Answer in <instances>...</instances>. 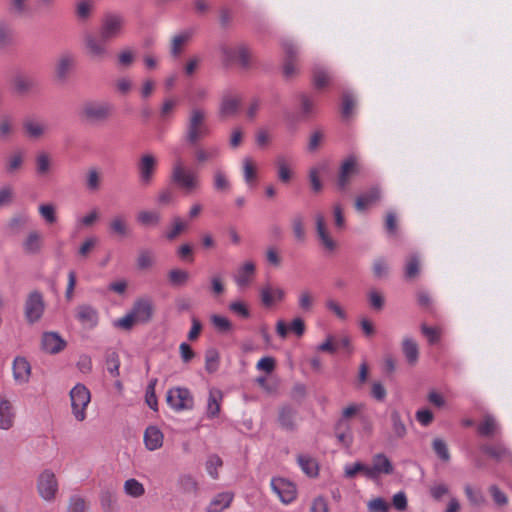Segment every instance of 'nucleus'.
Returning a JSON list of instances; mask_svg holds the SVG:
<instances>
[{"label": "nucleus", "mask_w": 512, "mask_h": 512, "mask_svg": "<svg viewBox=\"0 0 512 512\" xmlns=\"http://www.w3.org/2000/svg\"><path fill=\"white\" fill-rule=\"evenodd\" d=\"M380 198V190L376 187L362 194L356 199L355 206L358 211L365 210L369 205L375 203Z\"/></svg>", "instance_id": "nucleus-41"}, {"label": "nucleus", "mask_w": 512, "mask_h": 512, "mask_svg": "<svg viewBox=\"0 0 512 512\" xmlns=\"http://www.w3.org/2000/svg\"><path fill=\"white\" fill-rule=\"evenodd\" d=\"M295 411L284 407L279 413V424L283 429L292 430L295 427Z\"/></svg>", "instance_id": "nucleus-53"}, {"label": "nucleus", "mask_w": 512, "mask_h": 512, "mask_svg": "<svg viewBox=\"0 0 512 512\" xmlns=\"http://www.w3.org/2000/svg\"><path fill=\"white\" fill-rule=\"evenodd\" d=\"M95 8L94 0H78L75 5V13L79 20H88Z\"/></svg>", "instance_id": "nucleus-43"}, {"label": "nucleus", "mask_w": 512, "mask_h": 512, "mask_svg": "<svg viewBox=\"0 0 512 512\" xmlns=\"http://www.w3.org/2000/svg\"><path fill=\"white\" fill-rule=\"evenodd\" d=\"M88 504L84 498L74 495L69 499L67 512H86Z\"/></svg>", "instance_id": "nucleus-64"}, {"label": "nucleus", "mask_w": 512, "mask_h": 512, "mask_svg": "<svg viewBox=\"0 0 512 512\" xmlns=\"http://www.w3.org/2000/svg\"><path fill=\"white\" fill-rule=\"evenodd\" d=\"M393 470V465L388 457L383 453H377L372 458V465L369 466L368 479L374 480L381 474H392Z\"/></svg>", "instance_id": "nucleus-17"}, {"label": "nucleus", "mask_w": 512, "mask_h": 512, "mask_svg": "<svg viewBox=\"0 0 512 512\" xmlns=\"http://www.w3.org/2000/svg\"><path fill=\"white\" fill-rule=\"evenodd\" d=\"M420 273V259L416 255L410 256L405 265V277L407 279H414Z\"/></svg>", "instance_id": "nucleus-58"}, {"label": "nucleus", "mask_w": 512, "mask_h": 512, "mask_svg": "<svg viewBox=\"0 0 512 512\" xmlns=\"http://www.w3.org/2000/svg\"><path fill=\"white\" fill-rule=\"evenodd\" d=\"M144 485L135 478L127 479L123 484V492L131 498H140L145 494Z\"/></svg>", "instance_id": "nucleus-39"}, {"label": "nucleus", "mask_w": 512, "mask_h": 512, "mask_svg": "<svg viewBox=\"0 0 512 512\" xmlns=\"http://www.w3.org/2000/svg\"><path fill=\"white\" fill-rule=\"evenodd\" d=\"M109 229L113 235L126 237L129 235L130 229L127 217L123 214L114 215L109 221Z\"/></svg>", "instance_id": "nucleus-32"}, {"label": "nucleus", "mask_w": 512, "mask_h": 512, "mask_svg": "<svg viewBox=\"0 0 512 512\" xmlns=\"http://www.w3.org/2000/svg\"><path fill=\"white\" fill-rule=\"evenodd\" d=\"M13 379L19 385L29 382L31 376V365L26 358L17 356L12 364Z\"/></svg>", "instance_id": "nucleus-21"}, {"label": "nucleus", "mask_w": 512, "mask_h": 512, "mask_svg": "<svg viewBox=\"0 0 512 512\" xmlns=\"http://www.w3.org/2000/svg\"><path fill=\"white\" fill-rule=\"evenodd\" d=\"M234 498L231 492H221L217 494L209 503L206 512H222L228 508Z\"/></svg>", "instance_id": "nucleus-33"}, {"label": "nucleus", "mask_w": 512, "mask_h": 512, "mask_svg": "<svg viewBox=\"0 0 512 512\" xmlns=\"http://www.w3.org/2000/svg\"><path fill=\"white\" fill-rule=\"evenodd\" d=\"M16 410L11 400L0 396V429L10 430L15 423Z\"/></svg>", "instance_id": "nucleus-20"}, {"label": "nucleus", "mask_w": 512, "mask_h": 512, "mask_svg": "<svg viewBox=\"0 0 512 512\" xmlns=\"http://www.w3.org/2000/svg\"><path fill=\"white\" fill-rule=\"evenodd\" d=\"M76 318L85 327L92 329L98 324V311L91 305H79L76 309Z\"/></svg>", "instance_id": "nucleus-24"}, {"label": "nucleus", "mask_w": 512, "mask_h": 512, "mask_svg": "<svg viewBox=\"0 0 512 512\" xmlns=\"http://www.w3.org/2000/svg\"><path fill=\"white\" fill-rule=\"evenodd\" d=\"M218 51L221 61L226 65L237 63L247 68L251 63V50L243 43H221L218 47Z\"/></svg>", "instance_id": "nucleus-4"}, {"label": "nucleus", "mask_w": 512, "mask_h": 512, "mask_svg": "<svg viewBox=\"0 0 512 512\" xmlns=\"http://www.w3.org/2000/svg\"><path fill=\"white\" fill-rule=\"evenodd\" d=\"M170 178L172 183L186 193L195 192L201 187L199 175L188 168L180 157L172 164Z\"/></svg>", "instance_id": "nucleus-2"}, {"label": "nucleus", "mask_w": 512, "mask_h": 512, "mask_svg": "<svg viewBox=\"0 0 512 512\" xmlns=\"http://www.w3.org/2000/svg\"><path fill=\"white\" fill-rule=\"evenodd\" d=\"M66 341L56 332H45L42 335V349L49 354H57L64 350Z\"/></svg>", "instance_id": "nucleus-23"}, {"label": "nucleus", "mask_w": 512, "mask_h": 512, "mask_svg": "<svg viewBox=\"0 0 512 512\" xmlns=\"http://www.w3.org/2000/svg\"><path fill=\"white\" fill-rule=\"evenodd\" d=\"M114 86L118 94L126 96L133 89V81L129 76H121L115 80Z\"/></svg>", "instance_id": "nucleus-61"}, {"label": "nucleus", "mask_w": 512, "mask_h": 512, "mask_svg": "<svg viewBox=\"0 0 512 512\" xmlns=\"http://www.w3.org/2000/svg\"><path fill=\"white\" fill-rule=\"evenodd\" d=\"M335 437L345 448H350L353 443V433L348 421L338 420L334 428Z\"/></svg>", "instance_id": "nucleus-28"}, {"label": "nucleus", "mask_w": 512, "mask_h": 512, "mask_svg": "<svg viewBox=\"0 0 512 512\" xmlns=\"http://www.w3.org/2000/svg\"><path fill=\"white\" fill-rule=\"evenodd\" d=\"M137 267L140 270H147L150 269L154 263L155 258L151 251L149 250H141L137 256Z\"/></svg>", "instance_id": "nucleus-62"}, {"label": "nucleus", "mask_w": 512, "mask_h": 512, "mask_svg": "<svg viewBox=\"0 0 512 512\" xmlns=\"http://www.w3.org/2000/svg\"><path fill=\"white\" fill-rule=\"evenodd\" d=\"M75 64V58L70 53L61 54L56 62L55 73L58 79H66L68 73L71 71Z\"/></svg>", "instance_id": "nucleus-31"}, {"label": "nucleus", "mask_w": 512, "mask_h": 512, "mask_svg": "<svg viewBox=\"0 0 512 512\" xmlns=\"http://www.w3.org/2000/svg\"><path fill=\"white\" fill-rule=\"evenodd\" d=\"M298 463L308 476L314 477L318 474V465L315 459L306 455H300L298 457Z\"/></svg>", "instance_id": "nucleus-55"}, {"label": "nucleus", "mask_w": 512, "mask_h": 512, "mask_svg": "<svg viewBox=\"0 0 512 512\" xmlns=\"http://www.w3.org/2000/svg\"><path fill=\"white\" fill-rule=\"evenodd\" d=\"M135 60V52L130 48L121 50L117 55V65L120 68L127 69L132 66Z\"/></svg>", "instance_id": "nucleus-60"}, {"label": "nucleus", "mask_w": 512, "mask_h": 512, "mask_svg": "<svg viewBox=\"0 0 512 512\" xmlns=\"http://www.w3.org/2000/svg\"><path fill=\"white\" fill-rule=\"evenodd\" d=\"M44 312L43 297L38 292L29 294L25 303V316L28 322H37Z\"/></svg>", "instance_id": "nucleus-15"}, {"label": "nucleus", "mask_w": 512, "mask_h": 512, "mask_svg": "<svg viewBox=\"0 0 512 512\" xmlns=\"http://www.w3.org/2000/svg\"><path fill=\"white\" fill-rule=\"evenodd\" d=\"M242 98L240 94L231 89L222 92L219 104V116L222 119L234 117L240 108Z\"/></svg>", "instance_id": "nucleus-12"}, {"label": "nucleus", "mask_w": 512, "mask_h": 512, "mask_svg": "<svg viewBox=\"0 0 512 512\" xmlns=\"http://www.w3.org/2000/svg\"><path fill=\"white\" fill-rule=\"evenodd\" d=\"M105 41L106 40H103L101 36L99 38L92 33H86L84 35V51L90 60L101 62L108 57L109 51L105 44Z\"/></svg>", "instance_id": "nucleus-10"}, {"label": "nucleus", "mask_w": 512, "mask_h": 512, "mask_svg": "<svg viewBox=\"0 0 512 512\" xmlns=\"http://www.w3.org/2000/svg\"><path fill=\"white\" fill-rule=\"evenodd\" d=\"M368 470V465H365L364 463L357 461L351 464H346L344 466V476L345 478L352 479L358 473H362L366 478H368Z\"/></svg>", "instance_id": "nucleus-52"}, {"label": "nucleus", "mask_w": 512, "mask_h": 512, "mask_svg": "<svg viewBox=\"0 0 512 512\" xmlns=\"http://www.w3.org/2000/svg\"><path fill=\"white\" fill-rule=\"evenodd\" d=\"M283 47L286 53V61L283 66V73L286 78H291L297 73V67L293 62V58L296 56L298 49L291 42H285Z\"/></svg>", "instance_id": "nucleus-29"}, {"label": "nucleus", "mask_w": 512, "mask_h": 512, "mask_svg": "<svg viewBox=\"0 0 512 512\" xmlns=\"http://www.w3.org/2000/svg\"><path fill=\"white\" fill-rule=\"evenodd\" d=\"M390 419L392 425V433L394 437L397 439L403 438L407 433V429L404 421L401 418L399 411L392 410L390 414Z\"/></svg>", "instance_id": "nucleus-46"}, {"label": "nucleus", "mask_w": 512, "mask_h": 512, "mask_svg": "<svg viewBox=\"0 0 512 512\" xmlns=\"http://www.w3.org/2000/svg\"><path fill=\"white\" fill-rule=\"evenodd\" d=\"M291 229L295 240L302 243L306 239L305 218L302 214H295L291 218Z\"/></svg>", "instance_id": "nucleus-40"}, {"label": "nucleus", "mask_w": 512, "mask_h": 512, "mask_svg": "<svg viewBox=\"0 0 512 512\" xmlns=\"http://www.w3.org/2000/svg\"><path fill=\"white\" fill-rule=\"evenodd\" d=\"M276 168L278 179L282 183H288L293 176L290 164L284 156H278L276 158Z\"/></svg>", "instance_id": "nucleus-45"}, {"label": "nucleus", "mask_w": 512, "mask_h": 512, "mask_svg": "<svg viewBox=\"0 0 512 512\" xmlns=\"http://www.w3.org/2000/svg\"><path fill=\"white\" fill-rule=\"evenodd\" d=\"M15 132V122L10 116H3L0 119V138L6 140Z\"/></svg>", "instance_id": "nucleus-59"}, {"label": "nucleus", "mask_w": 512, "mask_h": 512, "mask_svg": "<svg viewBox=\"0 0 512 512\" xmlns=\"http://www.w3.org/2000/svg\"><path fill=\"white\" fill-rule=\"evenodd\" d=\"M112 113V105L105 101H87L80 111V116L92 123H99L107 120Z\"/></svg>", "instance_id": "nucleus-7"}, {"label": "nucleus", "mask_w": 512, "mask_h": 512, "mask_svg": "<svg viewBox=\"0 0 512 512\" xmlns=\"http://www.w3.org/2000/svg\"><path fill=\"white\" fill-rule=\"evenodd\" d=\"M154 312L153 300L149 296L137 298L130 311L119 318L115 325L124 330H130L134 325L146 324L152 317Z\"/></svg>", "instance_id": "nucleus-1"}, {"label": "nucleus", "mask_w": 512, "mask_h": 512, "mask_svg": "<svg viewBox=\"0 0 512 512\" xmlns=\"http://www.w3.org/2000/svg\"><path fill=\"white\" fill-rule=\"evenodd\" d=\"M22 129L28 139L40 140L47 136L49 125L45 120L30 116L23 120Z\"/></svg>", "instance_id": "nucleus-14"}, {"label": "nucleus", "mask_w": 512, "mask_h": 512, "mask_svg": "<svg viewBox=\"0 0 512 512\" xmlns=\"http://www.w3.org/2000/svg\"><path fill=\"white\" fill-rule=\"evenodd\" d=\"M499 431V426L495 418L491 415H485L482 422L478 426V432L485 437H492Z\"/></svg>", "instance_id": "nucleus-42"}, {"label": "nucleus", "mask_w": 512, "mask_h": 512, "mask_svg": "<svg viewBox=\"0 0 512 512\" xmlns=\"http://www.w3.org/2000/svg\"><path fill=\"white\" fill-rule=\"evenodd\" d=\"M297 300L299 309L305 313H309L314 308L316 295L311 289L304 288L298 293Z\"/></svg>", "instance_id": "nucleus-34"}, {"label": "nucleus", "mask_w": 512, "mask_h": 512, "mask_svg": "<svg viewBox=\"0 0 512 512\" xmlns=\"http://www.w3.org/2000/svg\"><path fill=\"white\" fill-rule=\"evenodd\" d=\"M157 166V158L150 154H143L139 162V181L143 186L151 184Z\"/></svg>", "instance_id": "nucleus-16"}, {"label": "nucleus", "mask_w": 512, "mask_h": 512, "mask_svg": "<svg viewBox=\"0 0 512 512\" xmlns=\"http://www.w3.org/2000/svg\"><path fill=\"white\" fill-rule=\"evenodd\" d=\"M125 23V17L121 14H105L101 20L100 36L107 41L120 37L124 32Z\"/></svg>", "instance_id": "nucleus-8"}, {"label": "nucleus", "mask_w": 512, "mask_h": 512, "mask_svg": "<svg viewBox=\"0 0 512 512\" xmlns=\"http://www.w3.org/2000/svg\"><path fill=\"white\" fill-rule=\"evenodd\" d=\"M358 166L357 161L355 157H349L346 160L343 161L338 179H337V186L340 190H345L347 186L350 184L351 179L354 175L358 173Z\"/></svg>", "instance_id": "nucleus-18"}, {"label": "nucleus", "mask_w": 512, "mask_h": 512, "mask_svg": "<svg viewBox=\"0 0 512 512\" xmlns=\"http://www.w3.org/2000/svg\"><path fill=\"white\" fill-rule=\"evenodd\" d=\"M213 188L219 193H228L231 189V183L225 171L217 168L212 175Z\"/></svg>", "instance_id": "nucleus-35"}, {"label": "nucleus", "mask_w": 512, "mask_h": 512, "mask_svg": "<svg viewBox=\"0 0 512 512\" xmlns=\"http://www.w3.org/2000/svg\"><path fill=\"white\" fill-rule=\"evenodd\" d=\"M164 435L157 426H148L144 432V444L149 451H155L162 447Z\"/></svg>", "instance_id": "nucleus-26"}, {"label": "nucleus", "mask_w": 512, "mask_h": 512, "mask_svg": "<svg viewBox=\"0 0 512 512\" xmlns=\"http://www.w3.org/2000/svg\"><path fill=\"white\" fill-rule=\"evenodd\" d=\"M36 488L40 498L46 502H54L59 492L56 474L51 469L41 471L36 480Z\"/></svg>", "instance_id": "nucleus-5"}, {"label": "nucleus", "mask_w": 512, "mask_h": 512, "mask_svg": "<svg viewBox=\"0 0 512 512\" xmlns=\"http://www.w3.org/2000/svg\"><path fill=\"white\" fill-rule=\"evenodd\" d=\"M464 493L471 506L479 508L485 504V497L480 489L466 484L464 486Z\"/></svg>", "instance_id": "nucleus-44"}, {"label": "nucleus", "mask_w": 512, "mask_h": 512, "mask_svg": "<svg viewBox=\"0 0 512 512\" xmlns=\"http://www.w3.org/2000/svg\"><path fill=\"white\" fill-rule=\"evenodd\" d=\"M210 321L214 328L221 333L230 332L233 328L231 321L225 316L213 314L210 316Z\"/></svg>", "instance_id": "nucleus-57"}, {"label": "nucleus", "mask_w": 512, "mask_h": 512, "mask_svg": "<svg viewBox=\"0 0 512 512\" xmlns=\"http://www.w3.org/2000/svg\"><path fill=\"white\" fill-rule=\"evenodd\" d=\"M315 230L317 239L327 253H334L338 248L337 241L332 237L322 213L315 214Z\"/></svg>", "instance_id": "nucleus-11"}, {"label": "nucleus", "mask_w": 512, "mask_h": 512, "mask_svg": "<svg viewBox=\"0 0 512 512\" xmlns=\"http://www.w3.org/2000/svg\"><path fill=\"white\" fill-rule=\"evenodd\" d=\"M42 234L37 230L30 231L22 242V249L28 255H37L43 248Z\"/></svg>", "instance_id": "nucleus-25"}, {"label": "nucleus", "mask_w": 512, "mask_h": 512, "mask_svg": "<svg viewBox=\"0 0 512 512\" xmlns=\"http://www.w3.org/2000/svg\"><path fill=\"white\" fill-rule=\"evenodd\" d=\"M222 466H223V461L216 454L209 455L205 462L206 471L212 479L219 478V469Z\"/></svg>", "instance_id": "nucleus-50"}, {"label": "nucleus", "mask_w": 512, "mask_h": 512, "mask_svg": "<svg viewBox=\"0 0 512 512\" xmlns=\"http://www.w3.org/2000/svg\"><path fill=\"white\" fill-rule=\"evenodd\" d=\"M52 166V159L46 152H41L36 156V172L40 176L49 174Z\"/></svg>", "instance_id": "nucleus-51"}, {"label": "nucleus", "mask_w": 512, "mask_h": 512, "mask_svg": "<svg viewBox=\"0 0 512 512\" xmlns=\"http://www.w3.org/2000/svg\"><path fill=\"white\" fill-rule=\"evenodd\" d=\"M243 177L249 187H253L257 180V165L250 157L242 160Z\"/></svg>", "instance_id": "nucleus-38"}, {"label": "nucleus", "mask_w": 512, "mask_h": 512, "mask_svg": "<svg viewBox=\"0 0 512 512\" xmlns=\"http://www.w3.org/2000/svg\"><path fill=\"white\" fill-rule=\"evenodd\" d=\"M137 221L143 226H156L161 220L159 212L142 210L136 216Z\"/></svg>", "instance_id": "nucleus-48"}, {"label": "nucleus", "mask_w": 512, "mask_h": 512, "mask_svg": "<svg viewBox=\"0 0 512 512\" xmlns=\"http://www.w3.org/2000/svg\"><path fill=\"white\" fill-rule=\"evenodd\" d=\"M178 485L186 493H194L198 489L196 479L190 474L181 475L178 479Z\"/></svg>", "instance_id": "nucleus-63"}, {"label": "nucleus", "mask_w": 512, "mask_h": 512, "mask_svg": "<svg viewBox=\"0 0 512 512\" xmlns=\"http://www.w3.org/2000/svg\"><path fill=\"white\" fill-rule=\"evenodd\" d=\"M192 37V33L190 31H184L179 34H176L172 37L170 43V53L173 57H178L185 45L189 42Z\"/></svg>", "instance_id": "nucleus-36"}, {"label": "nucleus", "mask_w": 512, "mask_h": 512, "mask_svg": "<svg viewBox=\"0 0 512 512\" xmlns=\"http://www.w3.org/2000/svg\"><path fill=\"white\" fill-rule=\"evenodd\" d=\"M206 120L207 113L204 109L193 107L189 111L185 131V137L189 144H196L210 134Z\"/></svg>", "instance_id": "nucleus-3"}, {"label": "nucleus", "mask_w": 512, "mask_h": 512, "mask_svg": "<svg viewBox=\"0 0 512 512\" xmlns=\"http://www.w3.org/2000/svg\"><path fill=\"white\" fill-rule=\"evenodd\" d=\"M167 404L176 412L191 410L194 406V398L189 389L173 387L167 391Z\"/></svg>", "instance_id": "nucleus-9"}, {"label": "nucleus", "mask_w": 512, "mask_h": 512, "mask_svg": "<svg viewBox=\"0 0 512 512\" xmlns=\"http://www.w3.org/2000/svg\"><path fill=\"white\" fill-rule=\"evenodd\" d=\"M255 264L248 260L242 263L235 271L233 280L240 289L247 288L255 275Z\"/></svg>", "instance_id": "nucleus-19"}, {"label": "nucleus", "mask_w": 512, "mask_h": 512, "mask_svg": "<svg viewBox=\"0 0 512 512\" xmlns=\"http://www.w3.org/2000/svg\"><path fill=\"white\" fill-rule=\"evenodd\" d=\"M271 489L278 496L279 500L287 505L297 497V488L294 483L282 477L271 479Z\"/></svg>", "instance_id": "nucleus-13"}, {"label": "nucleus", "mask_w": 512, "mask_h": 512, "mask_svg": "<svg viewBox=\"0 0 512 512\" xmlns=\"http://www.w3.org/2000/svg\"><path fill=\"white\" fill-rule=\"evenodd\" d=\"M38 212L47 224L57 222L56 206L52 203H44L39 205Z\"/></svg>", "instance_id": "nucleus-54"}, {"label": "nucleus", "mask_w": 512, "mask_h": 512, "mask_svg": "<svg viewBox=\"0 0 512 512\" xmlns=\"http://www.w3.org/2000/svg\"><path fill=\"white\" fill-rule=\"evenodd\" d=\"M157 382H158L157 378L151 379L148 383V386L146 388V393H145V402L154 411L158 410V402H157V397L155 394V388H156Z\"/></svg>", "instance_id": "nucleus-56"}, {"label": "nucleus", "mask_w": 512, "mask_h": 512, "mask_svg": "<svg viewBox=\"0 0 512 512\" xmlns=\"http://www.w3.org/2000/svg\"><path fill=\"white\" fill-rule=\"evenodd\" d=\"M402 351L410 365H415L418 361L419 349L417 343L412 338H404L402 342Z\"/></svg>", "instance_id": "nucleus-37"}, {"label": "nucleus", "mask_w": 512, "mask_h": 512, "mask_svg": "<svg viewBox=\"0 0 512 512\" xmlns=\"http://www.w3.org/2000/svg\"><path fill=\"white\" fill-rule=\"evenodd\" d=\"M260 298L265 307H271L285 298V291L278 286L267 283L260 288Z\"/></svg>", "instance_id": "nucleus-22"}, {"label": "nucleus", "mask_w": 512, "mask_h": 512, "mask_svg": "<svg viewBox=\"0 0 512 512\" xmlns=\"http://www.w3.org/2000/svg\"><path fill=\"white\" fill-rule=\"evenodd\" d=\"M221 149L218 145L209 144L197 146L194 151L195 160L198 164H204L217 159L220 156Z\"/></svg>", "instance_id": "nucleus-27"}, {"label": "nucleus", "mask_w": 512, "mask_h": 512, "mask_svg": "<svg viewBox=\"0 0 512 512\" xmlns=\"http://www.w3.org/2000/svg\"><path fill=\"white\" fill-rule=\"evenodd\" d=\"M223 393L221 390L212 388L209 390L206 414L208 418H214L219 415Z\"/></svg>", "instance_id": "nucleus-30"}, {"label": "nucleus", "mask_w": 512, "mask_h": 512, "mask_svg": "<svg viewBox=\"0 0 512 512\" xmlns=\"http://www.w3.org/2000/svg\"><path fill=\"white\" fill-rule=\"evenodd\" d=\"M72 415L78 422L86 419V409L91 401L90 391L83 384H76L70 391Z\"/></svg>", "instance_id": "nucleus-6"}, {"label": "nucleus", "mask_w": 512, "mask_h": 512, "mask_svg": "<svg viewBox=\"0 0 512 512\" xmlns=\"http://www.w3.org/2000/svg\"><path fill=\"white\" fill-rule=\"evenodd\" d=\"M190 279V274L188 271L174 268L168 272V280L173 286H183Z\"/></svg>", "instance_id": "nucleus-49"}, {"label": "nucleus", "mask_w": 512, "mask_h": 512, "mask_svg": "<svg viewBox=\"0 0 512 512\" xmlns=\"http://www.w3.org/2000/svg\"><path fill=\"white\" fill-rule=\"evenodd\" d=\"M24 162V153L22 151H15L11 153L6 160V172L14 174L22 168Z\"/></svg>", "instance_id": "nucleus-47"}]
</instances>
